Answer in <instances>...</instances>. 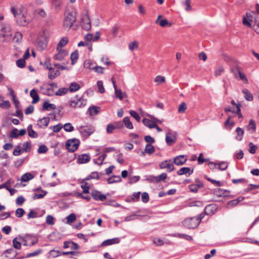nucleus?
I'll return each mask as SVG.
<instances>
[{
    "label": "nucleus",
    "instance_id": "obj_1",
    "mask_svg": "<svg viewBox=\"0 0 259 259\" xmlns=\"http://www.w3.org/2000/svg\"><path fill=\"white\" fill-rule=\"evenodd\" d=\"M76 13L75 11H66L65 13V17L64 19V26L66 28L73 27V29H77V26L76 25L74 27L73 23L76 21Z\"/></svg>",
    "mask_w": 259,
    "mask_h": 259
},
{
    "label": "nucleus",
    "instance_id": "obj_2",
    "mask_svg": "<svg viewBox=\"0 0 259 259\" xmlns=\"http://www.w3.org/2000/svg\"><path fill=\"white\" fill-rule=\"evenodd\" d=\"M199 224V221L197 217H193L185 219L183 222V225L188 229H194Z\"/></svg>",
    "mask_w": 259,
    "mask_h": 259
},
{
    "label": "nucleus",
    "instance_id": "obj_3",
    "mask_svg": "<svg viewBox=\"0 0 259 259\" xmlns=\"http://www.w3.org/2000/svg\"><path fill=\"white\" fill-rule=\"evenodd\" d=\"M82 29L85 31H89L91 29V21L87 10L84 11L83 16H82Z\"/></svg>",
    "mask_w": 259,
    "mask_h": 259
},
{
    "label": "nucleus",
    "instance_id": "obj_4",
    "mask_svg": "<svg viewBox=\"0 0 259 259\" xmlns=\"http://www.w3.org/2000/svg\"><path fill=\"white\" fill-rule=\"evenodd\" d=\"M80 141L76 139L68 140L66 143V148L70 152L75 151L79 147Z\"/></svg>",
    "mask_w": 259,
    "mask_h": 259
},
{
    "label": "nucleus",
    "instance_id": "obj_5",
    "mask_svg": "<svg viewBox=\"0 0 259 259\" xmlns=\"http://www.w3.org/2000/svg\"><path fill=\"white\" fill-rule=\"evenodd\" d=\"M95 131V128L92 125L82 126V139L85 140Z\"/></svg>",
    "mask_w": 259,
    "mask_h": 259
},
{
    "label": "nucleus",
    "instance_id": "obj_6",
    "mask_svg": "<svg viewBox=\"0 0 259 259\" xmlns=\"http://www.w3.org/2000/svg\"><path fill=\"white\" fill-rule=\"evenodd\" d=\"M159 166L161 169H166L168 172H171L175 169L174 162L170 159L161 162Z\"/></svg>",
    "mask_w": 259,
    "mask_h": 259
},
{
    "label": "nucleus",
    "instance_id": "obj_7",
    "mask_svg": "<svg viewBox=\"0 0 259 259\" xmlns=\"http://www.w3.org/2000/svg\"><path fill=\"white\" fill-rule=\"evenodd\" d=\"M18 253L13 248L7 249L2 254L3 259H15Z\"/></svg>",
    "mask_w": 259,
    "mask_h": 259
},
{
    "label": "nucleus",
    "instance_id": "obj_8",
    "mask_svg": "<svg viewBox=\"0 0 259 259\" xmlns=\"http://www.w3.org/2000/svg\"><path fill=\"white\" fill-rule=\"evenodd\" d=\"M177 134L176 133H172L168 132L165 135V141L169 146L172 145L176 142Z\"/></svg>",
    "mask_w": 259,
    "mask_h": 259
},
{
    "label": "nucleus",
    "instance_id": "obj_9",
    "mask_svg": "<svg viewBox=\"0 0 259 259\" xmlns=\"http://www.w3.org/2000/svg\"><path fill=\"white\" fill-rule=\"evenodd\" d=\"M57 50L58 53L54 56V58L55 60L61 61L68 55L67 51L65 49L57 48Z\"/></svg>",
    "mask_w": 259,
    "mask_h": 259
},
{
    "label": "nucleus",
    "instance_id": "obj_10",
    "mask_svg": "<svg viewBox=\"0 0 259 259\" xmlns=\"http://www.w3.org/2000/svg\"><path fill=\"white\" fill-rule=\"evenodd\" d=\"M92 196L95 200L103 201L106 199V196L105 195L102 194L100 191L96 190H94L92 191Z\"/></svg>",
    "mask_w": 259,
    "mask_h": 259
},
{
    "label": "nucleus",
    "instance_id": "obj_11",
    "mask_svg": "<svg viewBox=\"0 0 259 259\" xmlns=\"http://www.w3.org/2000/svg\"><path fill=\"white\" fill-rule=\"evenodd\" d=\"M217 210V207L215 204H210L207 205L204 209V212L207 215L213 214Z\"/></svg>",
    "mask_w": 259,
    "mask_h": 259
},
{
    "label": "nucleus",
    "instance_id": "obj_12",
    "mask_svg": "<svg viewBox=\"0 0 259 259\" xmlns=\"http://www.w3.org/2000/svg\"><path fill=\"white\" fill-rule=\"evenodd\" d=\"M229 191L220 188L213 190L214 195L218 197H225L228 196Z\"/></svg>",
    "mask_w": 259,
    "mask_h": 259
},
{
    "label": "nucleus",
    "instance_id": "obj_13",
    "mask_svg": "<svg viewBox=\"0 0 259 259\" xmlns=\"http://www.w3.org/2000/svg\"><path fill=\"white\" fill-rule=\"evenodd\" d=\"M84 41H82V46H90L89 49L92 51V46L91 45V41L94 39L93 38V35L92 33H88L84 37Z\"/></svg>",
    "mask_w": 259,
    "mask_h": 259
},
{
    "label": "nucleus",
    "instance_id": "obj_14",
    "mask_svg": "<svg viewBox=\"0 0 259 259\" xmlns=\"http://www.w3.org/2000/svg\"><path fill=\"white\" fill-rule=\"evenodd\" d=\"M50 122V118L48 117H44L37 120V125L40 128H45L47 127Z\"/></svg>",
    "mask_w": 259,
    "mask_h": 259
},
{
    "label": "nucleus",
    "instance_id": "obj_15",
    "mask_svg": "<svg viewBox=\"0 0 259 259\" xmlns=\"http://www.w3.org/2000/svg\"><path fill=\"white\" fill-rule=\"evenodd\" d=\"M187 161V158L185 155H179L174 159L173 162L177 165H182Z\"/></svg>",
    "mask_w": 259,
    "mask_h": 259
},
{
    "label": "nucleus",
    "instance_id": "obj_16",
    "mask_svg": "<svg viewBox=\"0 0 259 259\" xmlns=\"http://www.w3.org/2000/svg\"><path fill=\"white\" fill-rule=\"evenodd\" d=\"M79 245L72 241H65L63 244L64 248H70L71 250H75L78 249Z\"/></svg>",
    "mask_w": 259,
    "mask_h": 259
},
{
    "label": "nucleus",
    "instance_id": "obj_17",
    "mask_svg": "<svg viewBox=\"0 0 259 259\" xmlns=\"http://www.w3.org/2000/svg\"><path fill=\"white\" fill-rule=\"evenodd\" d=\"M120 241V239L118 238H114L110 239H108L104 241L100 246H106L108 245L118 243Z\"/></svg>",
    "mask_w": 259,
    "mask_h": 259
},
{
    "label": "nucleus",
    "instance_id": "obj_18",
    "mask_svg": "<svg viewBox=\"0 0 259 259\" xmlns=\"http://www.w3.org/2000/svg\"><path fill=\"white\" fill-rule=\"evenodd\" d=\"M62 4L63 0H52V7L56 12L61 9Z\"/></svg>",
    "mask_w": 259,
    "mask_h": 259
},
{
    "label": "nucleus",
    "instance_id": "obj_19",
    "mask_svg": "<svg viewBox=\"0 0 259 259\" xmlns=\"http://www.w3.org/2000/svg\"><path fill=\"white\" fill-rule=\"evenodd\" d=\"M193 172V169H191L189 167H184L180 169L177 171L178 175H187L188 174V176H190Z\"/></svg>",
    "mask_w": 259,
    "mask_h": 259
},
{
    "label": "nucleus",
    "instance_id": "obj_20",
    "mask_svg": "<svg viewBox=\"0 0 259 259\" xmlns=\"http://www.w3.org/2000/svg\"><path fill=\"white\" fill-rule=\"evenodd\" d=\"M56 108V106L55 104L50 103L48 101L44 102L42 110L43 111H49L50 110H54Z\"/></svg>",
    "mask_w": 259,
    "mask_h": 259
},
{
    "label": "nucleus",
    "instance_id": "obj_21",
    "mask_svg": "<svg viewBox=\"0 0 259 259\" xmlns=\"http://www.w3.org/2000/svg\"><path fill=\"white\" fill-rule=\"evenodd\" d=\"M30 96L32 98V104H35L39 101V97L35 89H33L30 91Z\"/></svg>",
    "mask_w": 259,
    "mask_h": 259
},
{
    "label": "nucleus",
    "instance_id": "obj_22",
    "mask_svg": "<svg viewBox=\"0 0 259 259\" xmlns=\"http://www.w3.org/2000/svg\"><path fill=\"white\" fill-rule=\"evenodd\" d=\"M11 106L10 103L8 100H4V98L0 96V107L3 109H8Z\"/></svg>",
    "mask_w": 259,
    "mask_h": 259
},
{
    "label": "nucleus",
    "instance_id": "obj_23",
    "mask_svg": "<svg viewBox=\"0 0 259 259\" xmlns=\"http://www.w3.org/2000/svg\"><path fill=\"white\" fill-rule=\"evenodd\" d=\"M100 110V108L98 106H93L92 107H90L88 109V112L90 115L93 116L97 114Z\"/></svg>",
    "mask_w": 259,
    "mask_h": 259
},
{
    "label": "nucleus",
    "instance_id": "obj_24",
    "mask_svg": "<svg viewBox=\"0 0 259 259\" xmlns=\"http://www.w3.org/2000/svg\"><path fill=\"white\" fill-rule=\"evenodd\" d=\"M17 22L19 25L21 26H25L29 23L28 21L26 20V17L23 15L17 19Z\"/></svg>",
    "mask_w": 259,
    "mask_h": 259
},
{
    "label": "nucleus",
    "instance_id": "obj_25",
    "mask_svg": "<svg viewBox=\"0 0 259 259\" xmlns=\"http://www.w3.org/2000/svg\"><path fill=\"white\" fill-rule=\"evenodd\" d=\"M78 51L77 50H75L71 53L70 55V59L72 65L74 64L77 62L78 58Z\"/></svg>",
    "mask_w": 259,
    "mask_h": 259
},
{
    "label": "nucleus",
    "instance_id": "obj_26",
    "mask_svg": "<svg viewBox=\"0 0 259 259\" xmlns=\"http://www.w3.org/2000/svg\"><path fill=\"white\" fill-rule=\"evenodd\" d=\"M107 181L109 184H113L120 182L121 179L119 176H114L112 177L109 178Z\"/></svg>",
    "mask_w": 259,
    "mask_h": 259
},
{
    "label": "nucleus",
    "instance_id": "obj_27",
    "mask_svg": "<svg viewBox=\"0 0 259 259\" xmlns=\"http://www.w3.org/2000/svg\"><path fill=\"white\" fill-rule=\"evenodd\" d=\"M236 132L237 133V136H236V139L238 141H241L244 135V130L240 127H237L236 129Z\"/></svg>",
    "mask_w": 259,
    "mask_h": 259
},
{
    "label": "nucleus",
    "instance_id": "obj_28",
    "mask_svg": "<svg viewBox=\"0 0 259 259\" xmlns=\"http://www.w3.org/2000/svg\"><path fill=\"white\" fill-rule=\"evenodd\" d=\"M242 93L244 94V98L247 101H251L253 100L252 95L247 89L243 90Z\"/></svg>",
    "mask_w": 259,
    "mask_h": 259
},
{
    "label": "nucleus",
    "instance_id": "obj_29",
    "mask_svg": "<svg viewBox=\"0 0 259 259\" xmlns=\"http://www.w3.org/2000/svg\"><path fill=\"white\" fill-rule=\"evenodd\" d=\"M142 122L145 126L148 127L149 128H153V126L156 123L155 122L147 118H144L142 120Z\"/></svg>",
    "mask_w": 259,
    "mask_h": 259
},
{
    "label": "nucleus",
    "instance_id": "obj_30",
    "mask_svg": "<svg viewBox=\"0 0 259 259\" xmlns=\"http://www.w3.org/2000/svg\"><path fill=\"white\" fill-rule=\"evenodd\" d=\"M33 178L34 176L32 174L27 172L22 175L21 177V181L26 182L32 179Z\"/></svg>",
    "mask_w": 259,
    "mask_h": 259
},
{
    "label": "nucleus",
    "instance_id": "obj_31",
    "mask_svg": "<svg viewBox=\"0 0 259 259\" xmlns=\"http://www.w3.org/2000/svg\"><path fill=\"white\" fill-rule=\"evenodd\" d=\"M68 42V38L67 37H62L57 45V48H62L64 47Z\"/></svg>",
    "mask_w": 259,
    "mask_h": 259
},
{
    "label": "nucleus",
    "instance_id": "obj_32",
    "mask_svg": "<svg viewBox=\"0 0 259 259\" xmlns=\"http://www.w3.org/2000/svg\"><path fill=\"white\" fill-rule=\"evenodd\" d=\"M123 122L127 128H133V124L128 117H125L123 119Z\"/></svg>",
    "mask_w": 259,
    "mask_h": 259
},
{
    "label": "nucleus",
    "instance_id": "obj_33",
    "mask_svg": "<svg viewBox=\"0 0 259 259\" xmlns=\"http://www.w3.org/2000/svg\"><path fill=\"white\" fill-rule=\"evenodd\" d=\"M115 94L116 98L122 100L124 97H126L127 95L125 93H122L121 90L118 89L115 91Z\"/></svg>",
    "mask_w": 259,
    "mask_h": 259
},
{
    "label": "nucleus",
    "instance_id": "obj_34",
    "mask_svg": "<svg viewBox=\"0 0 259 259\" xmlns=\"http://www.w3.org/2000/svg\"><path fill=\"white\" fill-rule=\"evenodd\" d=\"M155 151L154 147L150 144H147L146 145L145 149V152L149 154L153 153Z\"/></svg>",
    "mask_w": 259,
    "mask_h": 259
},
{
    "label": "nucleus",
    "instance_id": "obj_35",
    "mask_svg": "<svg viewBox=\"0 0 259 259\" xmlns=\"http://www.w3.org/2000/svg\"><path fill=\"white\" fill-rule=\"evenodd\" d=\"M81 100V97L77 99L71 100L69 102V105L71 107H76L77 106L80 107L81 106V104H79L78 101Z\"/></svg>",
    "mask_w": 259,
    "mask_h": 259
},
{
    "label": "nucleus",
    "instance_id": "obj_36",
    "mask_svg": "<svg viewBox=\"0 0 259 259\" xmlns=\"http://www.w3.org/2000/svg\"><path fill=\"white\" fill-rule=\"evenodd\" d=\"M68 91V89L66 88H63L59 89L56 93L55 95L56 96H63L66 94Z\"/></svg>",
    "mask_w": 259,
    "mask_h": 259
},
{
    "label": "nucleus",
    "instance_id": "obj_37",
    "mask_svg": "<svg viewBox=\"0 0 259 259\" xmlns=\"http://www.w3.org/2000/svg\"><path fill=\"white\" fill-rule=\"evenodd\" d=\"M80 88L79 85L75 82L71 83L68 90L70 92H75L79 90Z\"/></svg>",
    "mask_w": 259,
    "mask_h": 259
},
{
    "label": "nucleus",
    "instance_id": "obj_38",
    "mask_svg": "<svg viewBox=\"0 0 259 259\" xmlns=\"http://www.w3.org/2000/svg\"><path fill=\"white\" fill-rule=\"evenodd\" d=\"M95 65V63L93 62L92 61L90 60H88L85 61L84 63V66L86 68H89L90 69H92L93 68V66Z\"/></svg>",
    "mask_w": 259,
    "mask_h": 259
},
{
    "label": "nucleus",
    "instance_id": "obj_39",
    "mask_svg": "<svg viewBox=\"0 0 259 259\" xmlns=\"http://www.w3.org/2000/svg\"><path fill=\"white\" fill-rule=\"evenodd\" d=\"M41 194H37L35 193L34 195L33 196V199L35 200L37 199H41L43 198L47 194V192L45 190H41Z\"/></svg>",
    "mask_w": 259,
    "mask_h": 259
},
{
    "label": "nucleus",
    "instance_id": "obj_40",
    "mask_svg": "<svg viewBox=\"0 0 259 259\" xmlns=\"http://www.w3.org/2000/svg\"><path fill=\"white\" fill-rule=\"evenodd\" d=\"M138 42L135 40L128 44L129 49L131 51H133L135 49L138 48Z\"/></svg>",
    "mask_w": 259,
    "mask_h": 259
},
{
    "label": "nucleus",
    "instance_id": "obj_41",
    "mask_svg": "<svg viewBox=\"0 0 259 259\" xmlns=\"http://www.w3.org/2000/svg\"><path fill=\"white\" fill-rule=\"evenodd\" d=\"M104 174L103 173H98V172H93L90 175V178L92 179H96L99 180L101 178V177Z\"/></svg>",
    "mask_w": 259,
    "mask_h": 259
},
{
    "label": "nucleus",
    "instance_id": "obj_42",
    "mask_svg": "<svg viewBox=\"0 0 259 259\" xmlns=\"http://www.w3.org/2000/svg\"><path fill=\"white\" fill-rule=\"evenodd\" d=\"M67 223L71 224L76 220V215L74 213H71L66 217Z\"/></svg>",
    "mask_w": 259,
    "mask_h": 259
},
{
    "label": "nucleus",
    "instance_id": "obj_43",
    "mask_svg": "<svg viewBox=\"0 0 259 259\" xmlns=\"http://www.w3.org/2000/svg\"><path fill=\"white\" fill-rule=\"evenodd\" d=\"M23 148L22 149V151H25L26 152H29L31 150V144L28 142H25L23 144Z\"/></svg>",
    "mask_w": 259,
    "mask_h": 259
},
{
    "label": "nucleus",
    "instance_id": "obj_44",
    "mask_svg": "<svg viewBox=\"0 0 259 259\" xmlns=\"http://www.w3.org/2000/svg\"><path fill=\"white\" fill-rule=\"evenodd\" d=\"M130 115L133 117L138 122H140L141 120V117L137 112L134 110H131L130 111Z\"/></svg>",
    "mask_w": 259,
    "mask_h": 259
},
{
    "label": "nucleus",
    "instance_id": "obj_45",
    "mask_svg": "<svg viewBox=\"0 0 259 259\" xmlns=\"http://www.w3.org/2000/svg\"><path fill=\"white\" fill-rule=\"evenodd\" d=\"M97 86L98 88V92L101 94L105 92V89L103 86V83L102 81L99 80L97 81Z\"/></svg>",
    "mask_w": 259,
    "mask_h": 259
},
{
    "label": "nucleus",
    "instance_id": "obj_46",
    "mask_svg": "<svg viewBox=\"0 0 259 259\" xmlns=\"http://www.w3.org/2000/svg\"><path fill=\"white\" fill-rule=\"evenodd\" d=\"M47 44L45 41L39 40L37 42V47L41 50H44L47 48Z\"/></svg>",
    "mask_w": 259,
    "mask_h": 259
},
{
    "label": "nucleus",
    "instance_id": "obj_47",
    "mask_svg": "<svg viewBox=\"0 0 259 259\" xmlns=\"http://www.w3.org/2000/svg\"><path fill=\"white\" fill-rule=\"evenodd\" d=\"M187 109V105L185 102H182L178 107L179 113H184Z\"/></svg>",
    "mask_w": 259,
    "mask_h": 259
},
{
    "label": "nucleus",
    "instance_id": "obj_48",
    "mask_svg": "<svg viewBox=\"0 0 259 259\" xmlns=\"http://www.w3.org/2000/svg\"><path fill=\"white\" fill-rule=\"evenodd\" d=\"M92 68L93 70L99 74H103L104 70V68L101 66H96L95 65L93 66V68Z\"/></svg>",
    "mask_w": 259,
    "mask_h": 259
},
{
    "label": "nucleus",
    "instance_id": "obj_49",
    "mask_svg": "<svg viewBox=\"0 0 259 259\" xmlns=\"http://www.w3.org/2000/svg\"><path fill=\"white\" fill-rule=\"evenodd\" d=\"M26 64L25 60L24 59H20L17 60L16 64L17 66L21 68L25 67Z\"/></svg>",
    "mask_w": 259,
    "mask_h": 259
},
{
    "label": "nucleus",
    "instance_id": "obj_50",
    "mask_svg": "<svg viewBox=\"0 0 259 259\" xmlns=\"http://www.w3.org/2000/svg\"><path fill=\"white\" fill-rule=\"evenodd\" d=\"M13 247L17 249H20L21 248V244L20 242L17 241V237L14 238L13 240Z\"/></svg>",
    "mask_w": 259,
    "mask_h": 259
},
{
    "label": "nucleus",
    "instance_id": "obj_51",
    "mask_svg": "<svg viewBox=\"0 0 259 259\" xmlns=\"http://www.w3.org/2000/svg\"><path fill=\"white\" fill-rule=\"evenodd\" d=\"M64 129L66 132H71L73 131L74 127L70 123H65L63 126Z\"/></svg>",
    "mask_w": 259,
    "mask_h": 259
},
{
    "label": "nucleus",
    "instance_id": "obj_52",
    "mask_svg": "<svg viewBox=\"0 0 259 259\" xmlns=\"http://www.w3.org/2000/svg\"><path fill=\"white\" fill-rule=\"evenodd\" d=\"M106 156H107L106 154L104 153L101 156L99 157L98 158L97 161H96L95 160H94V162L99 165H101V164H102L104 160V159H105V158L106 157Z\"/></svg>",
    "mask_w": 259,
    "mask_h": 259
},
{
    "label": "nucleus",
    "instance_id": "obj_53",
    "mask_svg": "<svg viewBox=\"0 0 259 259\" xmlns=\"http://www.w3.org/2000/svg\"><path fill=\"white\" fill-rule=\"evenodd\" d=\"M165 81V77L163 76L158 75L156 76L154 79V81L158 84L163 83Z\"/></svg>",
    "mask_w": 259,
    "mask_h": 259
},
{
    "label": "nucleus",
    "instance_id": "obj_54",
    "mask_svg": "<svg viewBox=\"0 0 259 259\" xmlns=\"http://www.w3.org/2000/svg\"><path fill=\"white\" fill-rule=\"evenodd\" d=\"M24 213L25 211L22 208H17L15 212V214L18 218H21Z\"/></svg>",
    "mask_w": 259,
    "mask_h": 259
},
{
    "label": "nucleus",
    "instance_id": "obj_55",
    "mask_svg": "<svg viewBox=\"0 0 259 259\" xmlns=\"http://www.w3.org/2000/svg\"><path fill=\"white\" fill-rule=\"evenodd\" d=\"M48 150V148L45 145H41L39 147L37 152L38 153H45Z\"/></svg>",
    "mask_w": 259,
    "mask_h": 259
},
{
    "label": "nucleus",
    "instance_id": "obj_56",
    "mask_svg": "<svg viewBox=\"0 0 259 259\" xmlns=\"http://www.w3.org/2000/svg\"><path fill=\"white\" fill-rule=\"evenodd\" d=\"M63 127V125L61 123H59L53 126H51L50 128H52L53 131L55 133H58Z\"/></svg>",
    "mask_w": 259,
    "mask_h": 259
},
{
    "label": "nucleus",
    "instance_id": "obj_57",
    "mask_svg": "<svg viewBox=\"0 0 259 259\" xmlns=\"http://www.w3.org/2000/svg\"><path fill=\"white\" fill-rule=\"evenodd\" d=\"M218 169L221 170H224L226 169L228 167V163L226 162H222L219 164H218Z\"/></svg>",
    "mask_w": 259,
    "mask_h": 259
},
{
    "label": "nucleus",
    "instance_id": "obj_58",
    "mask_svg": "<svg viewBox=\"0 0 259 259\" xmlns=\"http://www.w3.org/2000/svg\"><path fill=\"white\" fill-rule=\"evenodd\" d=\"M89 189H90V186L87 183L84 182L83 184H82V189H83L82 193L84 194L88 193Z\"/></svg>",
    "mask_w": 259,
    "mask_h": 259
},
{
    "label": "nucleus",
    "instance_id": "obj_59",
    "mask_svg": "<svg viewBox=\"0 0 259 259\" xmlns=\"http://www.w3.org/2000/svg\"><path fill=\"white\" fill-rule=\"evenodd\" d=\"M46 223L49 225H53L54 224V218L51 215H48L46 218Z\"/></svg>",
    "mask_w": 259,
    "mask_h": 259
},
{
    "label": "nucleus",
    "instance_id": "obj_60",
    "mask_svg": "<svg viewBox=\"0 0 259 259\" xmlns=\"http://www.w3.org/2000/svg\"><path fill=\"white\" fill-rule=\"evenodd\" d=\"M196 184H191L189 186L190 190L193 193H196L198 191V189L200 188Z\"/></svg>",
    "mask_w": 259,
    "mask_h": 259
},
{
    "label": "nucleus",
    "instance_id": "obj_61",
    "mask_svg": "<svg viewBox=\"0 0 259 259\" xmlns=\"http://www.w3.org/2000/svg\"><path fill=\"white\" fill-rule=\"evenodd\" d=\"M224 71V67L222 66H219L215 69L214 71V75L217 76L220 75Z\"/></svg>",
    "mask_w": 259,
    "mask_h": 259
},
{
    "label": "nucleus",
    "instance_id": "obj_62",
    "mask_svg": "<svg viewBox=\"0 0 259 259\" xmlns=\"http://www.w3.org/2000/svg\"><path fill=\"white\" fill-rule=\"evenodd\" d=\"M18 130L16 128H13L10 134V137L12 138H17L19 136V134H17Z\"/></svg>",
    "mask_w": 259,
    "mask_h": 259
},
{
    "label": "nucleus",
    "instance_id": "obj_63",
    "mask_svg": "<svg viewBox=\"0 0 259 259\" xmlns=\"http://www.w3.org/2000/svg\"><path fill=\"white\" fill-rule=\"evenodd\" d=\"M142 201L144 203H147L148 202L149 200V196L147 192H144L142 194Z\"/></svg>",
    "mask_w": 259,
    "mask_h": 259
},
{
    "label": "nucleus",
    "instance_id": "obj_64",
    "mask_svg": "<svg viewBox=\"0 0 259 259\" xmlns=\"http://www.w3.org/2000/svg\"><path fill=\"white\" fill-rule=\"evenodd\" d=\"M25 201V199L22 196H18L16 200V203L17 205H21Z\"/></svg>",
    "mask_w": 259,
    "mask_h": 259
}]
</instances>
